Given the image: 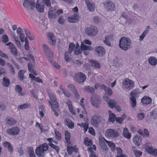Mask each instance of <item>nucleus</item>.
Masks as SVG:
<instances>
[{
  "label": "nucleus",
  "instance_id": "obj_1",
  "mask_svg": "<svg viewBox=\"0 0 157 157\" xmlns=\"http://www.w3.org/2000/svg\"><path fill=\"white\" fill-rule=\"evenodd\" d=\"M131 40L130 39L126 37H121L119 41L120 48L124 51H127L130 48Z\"/></svg>",
  "mask_w": 157,
  "mask_h": 157
},
{
  "label": "nucleus",
  "instance_id": "obj_2",
  "mask_svg": "<svg viewBox=\"0 0 157 157\" xmlns=\"http://www.w3.org/2000/svg\"><path fill=\"white\" fill-rule=\"evenodd\" d=\"M48 148V145L46 143H44L36 148L35 150L36 154L39 157H44L43 155L44 152L47 151Z\"/></svg>",
  "mask_w": 157,
  "mask_h": 157
},
{
  "label": "nucleus",
  "instance_id": "obj_3",
  "mask_svg": "<svg viewBox=\"0 0 157 157\" xmlns=\"http://www.w3.org/2000/svg\"><path fill=\"white\" fill-rule=\"evenodd\" d=\"M86 79V75L83 73L79 72L74 74V79L77 83H83L85 81Z\"/></svg>",
  "mask_w": 157,
  "mask_h": 157
},
{
  "label": "nucleus",
  "instance_id": "obj_4",
  "mask_svg": "<svg viewBox=\"0 0 157 157\" xmlns=\"http://www.w3.org/2000/svg\"><path fill=\"white\" fill-rule=\"evenodd\" d=\"M103 120L102 118L97 115H94L92 117L90 122L92 125L94 127L97 128L99 124Z\"/></svg>",
  "mask_w": 157,
  "mask_h": 157
},
{
  "label": "nucleus",
  "instance_id": "obj_5",
  "mask_svg": "<svg viewBox=\"0 0 157 157\" xmlns=\"http://www.w3.org/2000/svg\"><path fill=\"white\" fill-rule=\"evenodd\" d=\"M23 6L27 10H30L35 7V2L34 0H24Z\"/></svg>",
  "mask_w": 157,
  "mask_h": 157
},
{
  "label": "nucleus",
  "instance_id": "obj_6",
  "mask_svg": "<svg viewBox=\"0 0 157 157\" xmlns=\"http://www.w3.org/2000/svg\"><path fill=\"white\" fill-rule=\"evenodd\" d=\"M91 104L94 107L99 108L101 102V99L98 96H91L90 100Z\"/></svg>",
  "mask_w": 157,
  "mask_h": 157
},
{
  "label": "nucleus",
  "instance_id": "obj_7",
  "mask_svg": "<svg viewBox=\"0 0 157 157\" xmlns=\"http://www.w3.org/2000/svg\"><path fill=\"white\" fill-rule=\"evenodd\" d=\"M97 32L96 28L94 26H91L86 28L85 32L88 36H93L96 35Z\"/></svg>",
  "mask_w": 157,
  "mask_h": 157
},
{
  "label": "nucleus",
  "instance_id": "obj_8",
  "mask_svg": "<svg viewBox=\"0 0 157 157\" xmlns=\"http://www.w3.org/2000/svg\"><path fill=\"white\" fill-rule=\"evenodd\" d=\"M49 98L51 101H49V103L51 106H53L55 108L58 107V103L53 93L48 94Z\"/></svg>",
  "mask_w": 157,
  "mask_h": 157
},
{
  "label": "nucleus",
  "instance_id": "obj_9",
  "mask_svg": "<svg viewBox=\"0 0 157 157\" xmlns=\"http://www.w3.org/2000/svg\"><path fill=\"white\" fill-rule=\"evenodd\" d=\"M119 135L118 131L112 129H108L105 132V136L108 137L116 138L118 137Z\"/></svg>",
  "mask_w": 157,
  "mask_h": 157
},
{
  "label": "nucleus",
  "instance_id": "obj_10",
  "mask_svg": "<svg viewBox=\"0 0 157 157\" xmlns=\"http://www.w3.org/2000/svg\"><path fill=\"white\" fill-rule=\"evenodd\" d=\"M94 50L96 52L95 54L99 57H102L105 54V50L101 46H96Z\"/></svg>",
  "mask_w": 157,
  "mask_h": 157
},
{
  "label": "nucleus",
  "instance_id": "obj_11",
  "mask_svg": "<svg viewBox=\"0 0 157 157\" xmlns=\"http://www.w3.org/2000/svg\"><path fill=\"white\" fill-rule=\"evenodd\" d=\"M20 131L19 128L17 127L9 128L6 131L7 133L10 135L15 136L19 134Z\"/></svg>",
  "mask_w": 157,
  "mask_h": 157
},
{
  "label": "nucleus",
  "instance_id": "obj_12",
  "mask_svg": "<svg viewBox=\"0 0 157 157\" xmlns=\"http://www.w3.org/2000/svg\"><path fill=\"white\" fill-rule=\"evenodd\" d=\"M6 45L9 46V48L11 53L15 56H17V48L11 42L5 44Z\"/></svg>",
  "mask_w": 157,
  "mask_h": 157
},
{
  "label": "nucleus",
  "instance_id": "obj_13",
  "mask_svg": "<svg viewBox=\"0 0 157 157\" xmlns=\"http://www.w3.org/2000/svg\"><path fill=\"white\" fill-rule=\"evenodd\" d=\"M43 51L48 56L52 57L53 56V54L50 49L45 44H43L42 45Z\"/></svg>",
  "mask_w": 157,
  "mask_h": 157
},
{
  "label": "nucleus",
  "instance_id": "obj_14",
  "mask_svg": "<svg viewBox=\"0 0 157 157\" xmlns=\"http://www.w3.org/2000/svg\"><path fill=\"white\" fill-rule=\"evenodd\" d=\"M86 3L88 9L90 11L93 12L95 9V5L91 0H86Z\"/></svg>",
  "mask_w": 157,
  "mask_h": 157
},
{
  "label": "nucleus",
  "instance_id": "obj_15",
  "mask_svg": "<svg viewBox=\"0 0 157 157\" xmlns=\"http://www.w3.org/2000/svg\"><path fill=\"white\" fill-rule=\"evenodd\" d=\"M105 7L109 11H112L114 10L115 6L112 1H107L105 3Z\"/></svg>",
  "mask_w": 157,
  "mask_h": 157
},
{
  "label": "nucleus",
  "instance_id": "obj_16",
  "mask_svg": "<svg viewBox=\"0 0 157 157\" xmlns=\"http://www.w3.org/2000/svg\"><path fill=\"white\" fill-rule=\"evenodd\" d=\"M79 17L76 14H75L68 17V21L73 23L78 22L79 21Z\"/></svg>",
  "mask_w": 157,
  "mask_h": 157
},
{
  "label": "nucleus",
  "instance_id": "obj_17",
  "mask_svg": "<svg viewBox=\"0 0 157 157\" xmlns=\"http://www.w3.org/2000/svg\"><path fill=\"white\" fill-rule=\"evenodd\" d=\"M67 151L69 155H71L73 152L77 153L78 151V149L77 148L76 145L73 147L68 146L67 147Z\"/></svg>",
  "mask_w": 157,
  "mask_h": 157
},
{
  "label": "nucleus",
  "instance_id": "obj_18",
  "mask_svg": "<svg viewBox=\"0 0 157 157\" xmlns=\"http://www.w3.org/2000/svg\"><path fill=\"white\" fill-rule=\"evenodd\" d=\"M89 62L91 64V66L95 69H99L101 67L100 64L95 60L91 59L90 60Z\"/></svg>",
  "mask_w": 157,
  "mask_h": 157
},
{
  "label": "nucleus",
  "instance_id": "obj_19",
  "mask_svg": "<svg viewBox=\"0 0 157 157\" xmlns=\"http://www.w3.org/2000/svg\"><path fill=\"white\" fill-rule=\"evenodd\" d=\"M105 140H106L104 137L100 138L99 144L101 147L102 148L103 150L107 151V146L104 142V141H105Z\"/></svg>",
  "mask_w": 157,
  "mask_h": 157
},
{
  "label": "nucleus",
  "instance_id": "obj_20",
  "mask_svg": "<svg viewBox=\"0 0 157 157\" xmlns=\"http://www.w3.org/2000/svg\"><path fill=\"white\" fill-rule=\"evenodd\" d=\"M64 122L66 124L69 128L72 129L74 128V123L70 119L67 118L65 120Z\"/></svg>",
  "mask_w": 157,
  "mask_h": 157
},
{
  "label": "nucleus",
  "instance_id": "obj_21",
  "mask_svg": "<svg viewBox=\"0 0 157 157\" xmlns=\"http://www.w3.org/2000/svg\"><path fill=\"white\" fill-rule=\"evenodd\" d=\"M151 99L149 97L144 96L141 99V102L144 104H149L151 102Z\"/></svg>",
  "mask_w": 157,
  "mask_h": 157
},
{
  "label": "nucleus",
  "instance_id": "obj_22",
  "mask_svg": "<svg viewBox=\"0 0 157 157\" xmlns=\"http://www.w3.org/2000/svg\"><path fill=\"white\" fill-rule=\"evenodd\" d=\"M81 48L82 50H87L91 51L93 50V48L92 46L87 45L82 42L81 45Z\"/></svg>",
  "mask_w": 157,
  "mask_h": 157
},
{
  "label": "nucleus",
  "instance_id": "obj_23",
  "mask_svg": "<svg viewBox=\"0 0 157 157\" xmlns=\"http://www.w3.org/2000/svg\"><path fill=\"white\" fill-rule=\"evenodd\" d=\"M134 143L139 147L140 145V143L142 140L141 137L138 136H136L133 138V139Z\"/></svg>",
  "mask_w": 157,
  "mask_h": 157
},
{
  "label": "nucleus",
  "instance_id": "obj_24",
  "mask_svg": "<svg viewBox=\"0 0 157 157\" xmlns=\"http://www.w3.org/2000/svg\"><path fill=\"white\" fill-rule=\"evenodd\" d=\"M44 5L43 3L38 4L36 3V8L40 13H43L44 11Z\"/></svg>",
  "mask_w": 157,
  "mask_h": 157
},
{
  "label": "nucleus",
  "instance_id": "obj_25",
  "mask_svg": "<svg viewBox=\"0 0 157 157\" xmlns=\"http://www.w3.org/2000/svg\"><path fill=\"white\" fill-rule=\"evenodd\" d=\"M83 90L92 94H93L95 92L94 89L90 86H85L83 88Z\"/></svg>",
  "mask_w": 157,
  "mask_h": 157
},
{
  "label": "nucleus",
  "instance_id": "obj_26",
  "mask_svg": "<svg viewBox=\"0 0 157 157\" xmlns=\"http://www.w3.org/2000/svg\"><path fill=\"white\" fill-rule=\"evenodd\" d=\"M109 113V121L112 122L113 123L115 120L116 118V115L112 113L111 111L109 110L108 111Z\"/></svg>",
  "mask_w": 157,
  "mask_h": 157
},
{
  "label": "nucleus",
  "instance_id": "obj_27",
  "mask_svg": "<svg viewBox=\"0 0 157 157\" xmlns=\"http://www.w3.org/2000/svg\"><path fill=\"white\" fill-rule=\"evenodd\" d=\"M45 108L44 105H41L39 106V111L41 118H43L44 116V113L45 112Z\"/></svg>",
  "mask_w": 157,
  "mask_h": 157
},
{
  "label": "nucleus",
  "instance_id": "obj_28",
  "mask_svg": "<svg viewBox=\"0 0 157 157\" xmlns=\"http://www.w3.org/2000/svg\"><path fill=\"white\" fill-rule=\"evenodd\" d=\"M148 62L151 65L155 66L157 63V60L155 57L151 56L148 59Z\"/></svg>",
  "mask_w": 157,
  "mask_h": 157
},
{
  "label": "nucleus",
  "instance_id": "obj_29",
  "mask_svg": "<svg viewBox=\"0 0 157 157\" xmlns=\"http://www.w3.org/2000/svg\"><path fill=\"white\" fill-rule=\"evenodd\" d=\"M107 103L109 107L112 108H113L114 107L115 108H117L116 106V102L114 100L110 99Z\"/></svg>",
  "mask_w": 157,
  "mask_h": 157
},
{
  "label": "nucleus",
  "instance_id": "obj_30",
  "mask_svg": "<svg viewBox=\"0 0 157 157\" xmlns=\"http://www.w3.org/2000/svg\"><path fill=\"white\" fill-rule=\"evenodd\" d=\"M123 134L124 136L127 139H129L131 137V134L129 132L128 129L126 128H124Z\"/></svg>",
  "mask_w": 157,
  "mask_h": 157
},
{
  "label": "nucleus",
  "instance_id": "obj_31",
  "mask_svg": "<svg viewBox=\"0 0 157 157\" xmlns=\"http://www.w3.org/2000/svg\"><path fill=\"white\" fill-rule=\"evenodd\" d=\"M10 84V80L6 77H4L3 78V85L5 87L8 86Z\"/></svg>",
  "mask_w": 157,
  "mask_h": 157
},
{
  "label": "nucleus",
  "instance_id": "obj_32",
  "mask_svg": "<svg viewBox=\"0 0 157 157\" xmlns=\"http://www.w3.org/2000/svg\"><path fill=\"white\" fill-rule=\"evenodd\" d=\"M132 148L133 151L136 157H140V156L142 155V152L140 151L137 150H136V148L135 147H132Z\"/></svg>",
  "mask_w": 157,
  "mask_h": 157
},
{
  "label": "nucleus",
  "instance_id": "obj_33",
  "mask_svg": "<svg viewBox=\"0 0 157 157\" xmlns=\"http://www.w3.org/2000/svg\"><path fill=\"white\" fill-rule=\"evenodd\" d=\"M48 16L51 19H55L57 18V15L53 10H50L48 12Z\"/></svg>",
  "mask_w": 157,
  "mask_h": 157
},
{
  "label": "nucleus",
  "instance_id": "obj_34",
  "mask_svg": "<svg viewBox=\"0 0 157 157\" xmlns=\"http://www.w3.org/2000/svg\"><path fill=\"white\" fill-rule=\"evenodd\" d=\"M105 142L107 143L109 146L111 150L112 151H114L115 150V144L111 142L105 140Z\"/></svg>",
  "mask_w": 157,
  "mask_h": 157
},
{
  "label": "nucleus",
  "instance_id": "obj_35",
  "mask_svg": "<svg viewBox=\"0 0 157 157\" xmlns=\"http://www.w3.org/2000/svg\"><path fill=\"white\" fill-rule=\"evenodd\" d=\"M35 63V62L34 63L33 62H30L28 64V68L29 71L31 73H34V71H35L33 69H34V66Z\"/></svg>",
  "mask_w": 157,
  "mask_h": 157
},
{
  "label": "nucleus",
  "instance_id": "obj_36",
  "mask_svg": "<svg viewBox=\"0 0 157 157\" xmlns=\"http://www.w3.org/2000/svg\"><path fill=\"white\" fill-rule=\"evenodd\" d=\"M149 27L150 26H147V29L145 30L142 35L140 36L139 40L140 41L143 40L144 37L146 35L147 33L149 31Z\"/></svg>",
  "mask_w": 157,
  "mask_h": 157
},
{
  "label": "nucleus",
  "instance_id": "obj_37",
  "mask_svg": "<svg viewBox=\"0 0 157 157\" xmlns=\"http://www.w3.org/2000/svg\"><path fill=\"white\" fill-rule=\"evenodd\" d=\"M88 137L85 138L84 140V144L87 147H90L92 145V142L91 140H88Z\"/></svg>",
  "mask_w": 157,
  "mask_h": 157
},
{
  "label": "nucleus",
  "instance_id": "obj_38",
  "mask_svg": "<svg viewBox=\"0 0 157 157\" xmlns=\"http://www.w3.org/2000/svg\"><path fill=\"white\" fill-rule=\"evenodd\" d=\"M25 71L23 70H20L18 73V78L21 81H22L24 78V74Z\"/></svg>",
  "mask_w": 157,
  "mask_h": 157
},
{
  "label": "nucleus",
  "instance_id": "obj_39",
  "mask_svg": "<svg viewBox=\"0 0 157 157\" xmlns=\"http://www.w3.org/2000/svg\"><path fill=\"white\" fill-rule=\"evenodd\" d=\"M3 145L5 147H8L9 151L10 152H12L13 147L9 142L6 141L3 143Z\"/></svg>",
  "mask_w": 157,
  "mask_h": 157
},
{
  "label": "nucleus",
  "instance_id": "obj_40",
  "mask_svg": "<svg viewBox=\"0 0 157 157\" xmlns=\"http://www.w3.org/2000/svg\"><path fill=\"white\" fill-rule=\"evenodd\" d=\"M150 115L152 118L154 119H156L157 118V109H155L153 110L150 113Z\"/></svg>",
  "mask_w": 157,
  "mask_h": 157
},
{
  "label": "nucleus",
  "instance_id": "obj_41",
  "mask_svg": "<svg viewBox=\"0 0 157 157\" xmlns=\"http://www.w3.org/2000/svg\"><path fill=\"white\" fill-rule=\"evenodd\" d=\"M131 105L133 108L136 107V98L135 97H131L130 98Z\"/></svg>",
  "mask_w": 157,
  "mask_h": 157
},
{
  "label": "nucleus",
  "instance_id": "obj_42",
  "mask_svg": "<svg viewBox=\"0 0 157 157\" xmlns=\"http://www.w3.org/2000/svg\"><path fill=\"white\" fill-rule=\"evenodd\" d=\"M28 151L30 155V157H36L32 147H29L28 148Z\"/></svg>",
  "mask_w": 157,
  "mask_h": 157
},
{
  "label": "nucleus",
  "instance_id": "obj_43",
  "mask_svg": "<svg viewBox=\"0 0 157 157\" xmlns=\"http://www.w3.org/2000/svg\"><path fill=\"white\" fill-rule=\"evenodd\" d=\"M78 44L76 46L74 50V53L75 55H79L82 52V50L78 48Z\"/></svg>",
  "mask_w": 157,
  "mask_h": 157
},
{
  "label": "nucleus",
  "instance_id": "obj_44",
  "mask_svg": "<svg viewBox=\"0 0 157 157\" xmlns=\"http://www.w3.org/2000/svg\"><path fill=\"white\" fill-rule=\"evenodd\" d=\"M29 105L27 103H25L23 105H20L18 106V109H24L29 107Z\"/></svg>",
  "mask_w": 157,
  "mask_h": 157
},
{
  "label": "nucleus",
  "instance_id": "obj_45",
  "mask_svg": "<svg viewBox=\"0 0 157 157\" xmlns=\"http://www.w3.org/2000/svg\"><path fill=\"white\" fill-rule=\"evenodd\" d=\"M49 145L51 147L55 149L57 153H59L60 149L58 146L52 143L51 142L49 143Z\"/></svg>",
  "mask_w": 157,
  "mask_h": 157
},
{
  "label": "nucleus",
  "instance_id": "obj_46",
  "mask_svg": "<svg viewBox=\"0 0 157 157\" xmlns=\"http://www.w3.org/2000/svg\"><path fill=\"white\" fill-rule=\"evenodd\" d=\"M6 121L7 124L9 125H13L15 124L16 123V121L15 120L11 118L6 120Z\"/></svg>",
  "mask_w": 157,
  "mask_h": 157
},
{
  "label": "nucleus",
  "instance_id": "obj_47",
  "mask_svg": "<svg viewBox=\"0 0 157 157\" xmlns=\"http://www.w3.org/2000/svg\"><path fill=\"white\" fill-rule=\"evenodd\" d=\"M1 40L4 43H6L8 41V37L6 34L3 35L1 37Z\"/></svg>",
  "mask_w": 157,
  "mask_h": 157
},
{
  "label": "nucleus",
  "instance_id": "obj_48",
  "mask_svg": "<svg viewBox=\"0 0 157 157\" xmlns=\"http://www.w3.org/2000/svg\"><path fill=\"white\" fill-rule=\"evenodd\" d=\"M75 45L74 43H70L69 45L68 51L69 53L71 54L73 52L74 48Z\"/></svg>",
  "mask_w": 157,
  "mask_h": 157
},
{
  "label": "nucleus",
  "instance_id": "obj_49",
  "mask_svg": "<svg viewBox=\"0 0 157 157\" xmlns=\"http://www.w3.org/2000/svg\"><path fill=\"white\" fill-rule=\"evenodd\" d=\"M110 38V37L109 36H105V40L104 41V43L105 44L108 45L109 46H110L111 45V43L109 41Z\"/></svg>",
  "mask_w": 157,
  "mask_h": 157
},
{
  "label": "nucleus",
  "instance_id": "obj_50",
  "mask_svg": "<svg viewBox=\"0 0 157 157\" xmlns=\"http://www.w3.org/2000/svg\"><path fill=\"white\" fill-rule=\"evenodd\" d=\"M134 84V82L131 80V81H130L129 84L125 86V88L129 90H131L133 87Z\"/></svg>",
  "mask_w": 157,
  "mask_h": 157
},
{
  "label": "nucleus",
  "instance_id": "obj_51",
  "mask_svg": "<svg viewBox=\"0 0 157 157\" xmlns=\"http://www.w3.org/2000/svg\"><path fill=\"white\" fill-rule=\"evenodd\" d=\"M69 52H65L64 54V58L66 62H68L70 61V59L69 57V56H70Z\"/></svg>",
  "mask_w": 157,
  "mask_h": 157
},
{
  "label": "nucleus",
  "instance_id": "obj_52",
  "mask_svg": "<svg viewBox=\"0 0 157 157\" xmlns=\"http://www.w3.org/2000/svg\"><path fill=\"white\" fill-rule=\"evenodd\" d=\"M105 94L109 95L111 96L113 94L112 90L110 88L107 87L105 90Z\"/></svg>",
  "mask_w": 157,
  "mask_h": 157
},
{
  "label": "nucleus",
  "instance_id": "obj_53",
  "mask_svg": "<svg viewBox=\"0 0 157 157\" xmlns=\"http://www.w3.org/2000/svg\"><path fill=\"white\" fill-rule=\"evenodd\" d=\"M7 64L10 67V70L11 74L13 75H14L15 74V71L13 66L11 64L9 63H8Z\"/></svg>",
  "mask_w": 157,
  "mask_h": 157
},
{
  "label": "nucleus",
  "instance_id": "obj_54",
  "mask_svg": "<svg viewBox=\"0 0 157 157\" xmlns=\"http://www.w3.org/2000/svg\"><path fill=\"white\" fill-rule=\"evenodd\" d=\"M55 134L57 139L58 140H61V134L57 130H55Z\"/></svg>",
  "mask_w": 157,
  "mask_h": 157
},
{
  "label": "nucleus",
  "instance_id": "obj_55",
  "mask_svg": "<svg viewBox=\"0 0 157 157\" xmlns=\"http://www.w3.org/2000/svg\"><path fill=\"white\" fill-rule=\"evenodd\" d=\"M68 87L70 90L72 91L73 93H74L75 91L77 90L75 88V86L72 84H70L68 85Z\"/></svg>",
  "mask_w": 157,
  "mask_h": 157
},
{
  "label": "nucleus",
  "instance_id": "obj_56",
  "mask_svg": "<svg viewBox=\"0 0 157 157\" xmlns=\"http://www.w3.org/2000/svg\"><path fill=\"white\" fill-rule=\"evenodd\" d=\"M25 48L27 50H28L29 49L28 40L26 37L25 38Z\"/></svg>",
  "mask_w": 157,
  "mask_h": 157
},
{
  "label": "nucleus",
  "instance_id": "obj_57",
  "mask_svg": "<svg viewBox=\"0 0 157 157\" xmlns=\"http://www.w3.org/2000/svg\"><path fill=\"white\" fill-rule=\"evenodd\" d=\"M67 103L70 111L73 110L72 102L69 100H67Z\"/></svg>",
  "mask_w": 157,
  "mask_h": 157
},
{
  "label": "nucleus",
  "instance_id": "obj_58",
  "mask_svg": "<svg viewBox=\"0 0 157 157\" xmlns=\"http://www.w3.org/2000/svg\"><path fill=\"white\" fill-rule=\"evenodd\" d=\"M137 117L139 120H141L144 119L145 117V114L144 113H140L137 114Z\"/></svg>",
  "mask_w": 157,
  "mask_h": 157
},
{
  "label": "nucleus",
  "instance_id": "obj_59",
  "mask_svg": "<svg viewBox=\"0 0 157 157\" xmlns=\"http://www.w3.org/2000/svg\"><path fill=\"white\" fill-rule=\"evenodd\" d=\"M131 80H129V79L126 78L123 80L122 82V85L124 86H126L128 84H129L130 81Z\"/></svg>",
  "mask_w": 157,
  "mask_h": 157
},
{
  "label": "nucleus",
  "instance_id": "obj_60",
  "mask_svg": "<svg viewBox=\"0 0 157 157\" xmlns=\"http://www.w3.org/2000/svg\"><path fill=\"white\" fill-rule=\"evenodd\" d=\"M62 92L64 95L67 97L69 98L71 96V94L67 90H64L62 89Z\"/></svg>",
  "mask_w": 157,
  "mask_h": 157
},
{
  "label": "nucleus",
  "instance_id": "obj_61",
  "mask_svg": "<svg viewBox=\"0 0 157 157\" xmlns=\"http://www.w3.org/2000/svg\"><path fill=\"white\" fill-rule=\"evenodd\" d=\"M115 120L117 122L120 124H122L124 120V119L120 117H116Z\"/></svg>",
  "mask_w": 157,
  "mask_h": 157
},
{
  "label": "nucleus",
  "instance_id": "obj_62",
  "mask_svg": "<svg viewBox=\"0 0 157 157\" xmlns=\"http://www.w3.org/2000/svg\"><path fill=\"white\" fill-rule=\"evenodd\" d=\"M65 137L66 140H68L70 139V134L67 131L65 132Z\"/></svg>",
  "mask_w": 157,
  "mask_h": 157
},
{
  "label": "nucleus",
  "instance_id": "obj_63",
  "mask_svg": "<svg viewBox=\"0 0 157 157\" xmlns=\"http://www.w3.org/2000/svg\"><path fill=\"white\" fill-rule=\"evenodd\" d=\"M150 154L154 156H156L157 155V149L156 148L153 149L152 148V151H151Z\"/></svg>",
  "mask_w": 157,
  "mask_h": 157
},
{
  "label": "nucleus",
  "instance_id": "obj_64",
  "mask_svg": "<svg viewBox=\"0 0 157 157\" xmlns=\"http://www.w3.org/2000/svg\"><path fill=\"white\" fill-rule=\"evenodd\" d=\"M153 148L152 147H150L148 146H147L145 148V150L149 154H150L151 151H152Z\"/></svg>",
  "mask_w": 157,
  "mask_h": 157
}]
</instances>
